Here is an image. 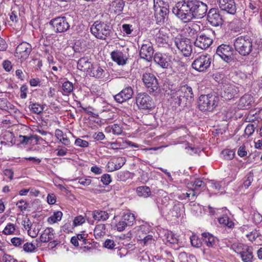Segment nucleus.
Masks as SVG:
<instances>
[{"mask_svg": "<svg viewBox=\"0 0 262 262\" xmlns=\"http://www.w3.org/2000/svg\"><path fill=\"white\" fill-rule=\"evenodd\" d=\"M174 43L179 50L184 56L190 55L192 52V47L189 39L177 36L174 39Z\"/></svg>", "mask_w": 262, "mask_h": 262, "instance_id": "obj_10", "label": "nucleus"}, {"mask_svg": "<svg viewBox=\"0 0 262 262\" xmlns=\"http://www.w3.org/2000/svg\"><path fill=\"white\" fill-rule=\"evenodd\" d=\"M29 108L32 113L39 114L43 111L44 107L38 103L30 102Z\"/></svg>", "mask_w": 262, "mask_h": 262, "instance_id": "obj_40", "label": "nucleus"}, {"mask_svg": "<svg viewBox=\"0 0 262 262\" xmlns=\"http://www.w3.org/2000/svg\"><path fill=\"white\" fill-rule=\"evenodd\" d=\"M39 230L40 228L39 225H33V228L32 229H28V233L32 237H35L38 235Z\"/></svg>", "mask_w": 262, "mask_h": 262, "instance_id": "obj_51", "label": "nucleus"}, {"mask_svg": "<svg viewBox=\"0 0 262 262\" xmlns=\"http://www.w3.org/2000/svg\"><path fill=\"white\" fill-rule=\"evenodd\" d=\"M53 229L52 228L46 229L40 236L39 239H36V242L47 243L52 238Z\"/></svg>", "mask_w": 262, "mask_h": 262, "instance_id": "obj_31", "label": "nucleus"}, {"mask_svg": "<svg viewBox=\"0 0 262 262\" xmlns=\"http://www.w3.org/2000/svg\"><path fill=\"white\" fill-rule=\"evenodd\" d=\"M82 239V234H78L76 236H73L71 239V243L75 247H77L79 245L78 240L81 241Z\"/></svg>", "mask_w": 262, "mask_h": 262, "instance_id": "obj_64", "label": "nucleus"}, {"mask_svg": "<svg viewBox=\"0 0 262 262\" xmlns=\"http://www.w3.org/2000/svg\"><path fill=\"white\" fill-rule=\"evenodd\" d=\"M220 8L223 11L233 14L236 11L234 0H217Z\"/></svg>", "mask_w": 262, "mask_h": 262, "instance_id": "obj_22", "label": "nucleus"}, {"mask_svg": "<svg viewBox=\"0 0 262 262\" xmlns=\"http://www.w3.org/2000/svg\"><path fill=\"white\" fill-rule=\"evenodd\" d=\"M203 241L208 247L215 248L218 244V239L209 233L202 234Z\"/></svg>", "mask_w": 262, "mask_h": 262, "instance_id": "obj_26", "label": "nucleus"}, {"mask_svg": "<svg viewBox=\"0 0 262 262\" xmlns=\"http://www.w3.org/2000/svg\"><path fill=\"white\" fill-rule=\"evenodd\" d=\"M15 230V226L13 224H8L4 228L3 232L6 235L12 234Z\"/></svg>", "mask_w": 262, "mask_h": 262, "instance_id": "obj_52", "label": "nucleus"}, {"mask_svg": "<svg viewBox=\"0 0 262 262\" xmlns=\"http://www.w3.org/2000/svg\"><path fill=\"white\" fill-rule=\"evenodd\" d=\"M155 38L159 46L166 44L168 41L169 30L166 28H161L154 30Z\"/></svg>", "mask_w": 262, "mask_h": 262, "instance_id": "obj_20", "label": "nucleus"}, {"mask_svg": "<svg viewBox=\"0 0 262 262\" xmlns=\"http://www.w3.org/2000/svg\"><path fill=\"white\" fill-rule=\"evenodd\" d=\"M255 125L253 124H248L245 129V134L247 135L248 137L251 136L255 130Z\"/></svg>", "mask_w": 262, "mask_h": 262, "instance_id": "obj_56", "label": "nucleus"}, {"mask_svg": "<svg viewBox=\"0 0 262 262\" xmlns=\"http://www.w3.org/2000/svg\"><path fill=\"white\" fill-rule=\"evenodd\" d=\"M190 1H183L177 3L172 9V12L184 23L193 19Z\"/></svg>", "mask_w": 262, "mask_h": 262, "instance_id": "obj_2", "label": "nucleus"}, {"mask_svg": "<svg viewBox=\"0 0 262 262\" xmlns=\"http://www.w3.org/2000/svg\"><path fill=\"white\" fill-rule=\"evenodd\" d=\"M199 27L197 24H193L191 27L186 28V33H187L189 37L192 38H197L199 36Z\"/></svg>", "mask_w": 262, "mask_h": 262, "instance_id": "obj_34", "label": "nucleus"}, {"mask_svg": "<svg viewBox=\"0 0 262 262\" xmlns=\"http://www.w3.org/2000/svg\"><path fill=\"white\" fill-rule=\"evenodd\" d=\"M49 24L52 26L56 33H62L70 28V25L67 18L64 17H57L52 19Z\"/></svg>", "mask_w": 262, "mask_h": 262, "instance_id": "obj_13", "label": "nucleus"}, {"mask_svg": "<svg viewBox=\"0 0 262 262\" xmlns=\"http://www.w3.org/2000/svg\"><path fill=\"white\" fill-rule=\"evenodd\" d=\"M37 247H38L37 243L35 245L32 243H26L23 246V249L26 252H32L37 249Z\"/></svg>", "mask_w": 262, "mask_h": 262, "instance_id": "obj_45", "label": "nucleus"}, {"mask_svg": "<svg viewBox=\"0 0 262 262\" xmlns=\"http://www.w3.org/2000/svg\"><path fill=\"white\" fill-rule=\"evenodd\" d=\"M167 239L168 242L173 244L177 243L178 241L177 236L172 232L168 234Z\"/></svg>", "mask_w": 262, "mask_h": 262, "instance_id": "obj_61", "label": "nucleus"}, {"mask_svg": "<svg viewBox=\"0 0 262 262\" xmlns=\"http://www.w3.org/2000/svg\"><path fill=\"white\" fill-rule=\"evenodd\" d=\"M144 227H141L140 230L138 231V234L140 243L144 246H147L151 243L153 241L152 236L151 235H146L143 232Z\"/></svg>", "mask_w": 262, "mask_h": 262, "instance_id": "obj_29", "label": "nucleus"}, {"mask_svg": "<svg viewBox=\"0 0 262 262\" xmlns=\"http://www.w3.org/2000/svg\"><path fill=\"white\" fill-rule=\"evenodd\" d=\"M223 89L222 97L225 100H231L235 98L239 91V87L232 83H225Z\"/></svg>", "mask_w": 262, "mask_h": 262, "instance_id": "obj_16", "label": "nucleus"}, {"mask_svg": "<svg viewBox=\"0 0 262 262\" xmlns=\"http://www.w3.org/2000/svg\"><path fill=\"white\" fill-rule=\"evenodd\" d=\"M136 192L139 196L143 198H147L151 194V191L149 187L146 186H142L137 187Z\"/></svg>", "mask_w": 262, "mask_h": 262, "instance_id": "obj_36", "label": "nucleus"}, {"mask_svg": "<svg viewBox=\"0 0 262 262\" xmlns=\"http://www.w3.org/2000/svg\"><path fill=\"white\" fill-rule=\"evenodd\" d=\"M168 7H162L161 8L154 9L155 16L159 21L161 22L164 21L165 16L169 12Z\"/></svg>", "mask_w": 262, "mask_h": 262, "instance_id": "obj_32", "label": "nucleus"}, {"mask_svg": "<svg viewBox=\"0 0 262 262\" xmlns=\"http://www.w3.org/2000/svg\"><path fill=\"white\" fill-rule=\"evenodd\" d=\"M62 216V213L61 211H56L48 218V222L51 223H55L61 220Z\"/></svg>", "mask_w": 262, "mask_h": 262, "instance_id": "obj_42", "label": "nucleus"}, {"mask_svg": "<svg viewBox=\"0 0 262 262\" xmlns=\"http://www.w3.org/2000/svg\"><path fill=\"white\" fill-rule=\"evenodd\" d=\"M232 249L240 255L243 262H253V255L252 248L241 243H234Z\"/></svg>", "mask_w": 262, "mask_h": 262, "instance_id": "obj_6", "label": "nucleus"}, {"mask_svg": "<svg viewBox=\"0 0 262 262\" xmlns=\"http://www.w3.org/2000/svg\"><path fill=\"white\" fill-rule=\"evenodd\" d=\"M222 155L224 159L227 160H231L234 156V151L229 149H226L222 151Z\"/></svg>", "mask_w": 262, "mask_h": 262, "instance_id": "obj_47", "label": "nucleus"}, {"mask_svg": "<svg viewBox=\"0 0 262 262\" xmlns=\"http://www.w3.org/2000/svg\"><path fill=\"white\" fill-rule=\"evenodd\" d=\"M15 143L14 134L9 131L4 132L1 137V143L2 144L12 146Z\"/></svg>", "mask_w": 262, "mask_h": 262, "instance_id": "obj_27", "label": "nucleus"}, {"mask_svg": "<svg viewBox=\"0 0 262 262\" xmlns=\"http://www.w3.org/2000/svg\"><path fill=\"white\" fill-rule=\"evenodd\" d=\"M191 12L193 19L203 18L207 11V6L206 4L199 1H190Z\"/></svg>", "mask_w": 262, "mask_h": 262, "instance_id": "obj_12", "label": "nucleus"}, {"mask_svg": "<svg viewBox=\"0 0 262 262\" xmlns=\"http://www.w3.org/2000/svg\"><path fill=\"white\" fill-rule=\"evenodd\" d=\"M125 99H130L134 94V91L131 86H128L121 91Z\"/></svg>", "mask_w": 262, "mask_h": 262, "instance_id": "obj_46", "label": "nucleus"}, {"mask_svg": "<svg viewBox=\"0 0 262 262\" xmlns=\"http://www.w3.org/2000/svg\"><path fill=\"white\" fill-rule=\"evenodd\" d=\"M142 81L150 93L156 92L159 89L158 79L152 73L147 72L144 73L142 75Z\"/></svg>", "mask_w": 262, "mask_h": 262, "instance_id": "obj_9", "label": "nucleus"}, {"mask_svg": "<svg viewBox=\"0 0 262 262\" xmlns=\"http://www.w3.org/2000/svg\"><path fill=\"white\" fill-rule=\"evenodd\" d=\"M32 50V46L30 43L23 42L16 47L15 56L23 61L28 58Z\"/></svg>", "mask_w": 262, "mask_h": 262, "instance_id": "obj_17", "label": "nucleus"}, {"mask_svg": "<svg viewBox=\"0 0 262 262\" xmlns=\"http://www.w3.org/2000/svg\"><path fill=\"white\" fill-rule=\"evenodd\" d=\"M253 102V98L251 95L245 94L240 98L238 106L242 110L249 109Z\"/></svg>", "mask_w": 262, "mask_h": 262, "instance_id": "obj_25", "label": "nucleus"}, {"mask_svg": "<svg viewBox=\"0 0 262 262\" xmlns=\"http://www.w3.org/2000/svg\"><path fill=\"white\" fill-rule=\"evenodd\" d=\"M116 164V166L118 169H120L125 163L126 159L124 157H119L113 159Z\"/></svg>", "mask_w": 262, "mask_h": 262, "instance_id": "obj_53", "label": "nucleus"}, {"mask_svg": "<svg viewBox=\"0 0 262 262\" xmlns=\"http://www.w3.org/2000/svg\"><path fill=\"white\" fill-rule=\"evenodd\" d=\"M55 136L60 141L65 145H68L70 144V140L67 137L66 135L63 134L62 131L59 129L55 130Z\"/></svg>", "mask_w": 262, "mask_h": 262, "instance_id": "obj_37", "label": "nucleus"}, {"mask_svg": "<svg viewBox=\"0 0 262 262\" xmlns=\"http://www.w3.org/2000/svg\"><path fill=\"white\" fill-rule=\"evenodd\" d=\"M15 205L21 211H26L29 206V203L24 200H20L15 203Z\"/></svg>", "mask_w": 262, "mask_h": 262, "instance_id": "obj_49", "label": "nucleus"}, {"mask_svg": "<svg viewBox=\"0 0 262 262\" xmlns=\"http://www.w3.org/2000/svg\"><path fill=\"white\" fill-rule=\"evenodd\" d=\"M114 99L117 102L120 103H122L128 100V99H125L124 96L121 91L114 96Z\"/></svg>", "mask_w": 262, "mask_h": 262, "instance_id": "obj_60", "label": "nucleus"}, {"mask_svg": "<svg viewBox=\"0 0 262 262\" xmlns=\"http://www.w3.org/2000/svg\"><path fill=\"white\" fill-rule=\"evenodd\" d=\"M185 149L187 150V152L189 155H193L198 152V149L193 146H190L188 143L185 144Z\"/></svg>", "mask_w": 262, "mask_h": 262, "instance_id": "obj_59", "label": "nucleus"}, {"mask_svg": "<svg viewBox=\"0 0 262 262\" xmlns=\"http://www.w3.org/2000/svg\"><path fill=\"white\" fill-rule=\"evenodd\" d=\"M128 226L123 220H121L118 223L116 224L115 226V229L117 230L118 231H123L125 227Z\"/></svg>", "mask_w": 262, "mask_h": 262, "instance_id": "obj_62", "label": "nucleus"}, {"mask_svg": "<svg viewBox=\"0 0 262 262\" xmlns=\"http://www.w3.org/2000/svg\"><path fill=\"white\" fill-rule=\"evenodd\" d=\"M11 242L13 245L15 247H18L24 243L25 240L24 238L15 237L11 239Z\"/></svg>", "mask_w": 262, "mask_h": 262, "instance_id": "obj_58", "label": "nucleus"}, {"mask_svg": "<svg viewBox=\"0 0 262 262\" xmlns=\"http://www.w3.org/2000/svg\"><path fill=\"white\" fill-rule=\"evenodd\" d=\"M172 208L170 209V214L176 217H178L183 211V204L180 202H173L171 200Z\"/></svg>", "mask_w": 262, "mask_h": 262, "instance_id": "obj_28", "label": "nucleus"}, {"mask_svg": "<svg viewBox=\"0 0 262 262\" xmlns=\"http://www.w3.org/2000/svg\"><path fill=\"white\" fill-rule=\"evenodd\" d=\"M191 245L195 248H200L201 247L202 242L201 239L196 235H192L190 238Z\"/></svg>", "mask_w": 262, "mask_h": 262, "instance_id": "obj_44", "label": "nucleus"}, {"mask_svg": "<svg viewBox=\"0 0 262 262\" xmlns=\"http://www.w3.org/2000/svg\"><path fill=\"white\" fill-rule=\"evenodd\" d=\"M154 61L163 69H168L171 62V56L167 54L157 52L154 56Z\"/></svg>", "mask_w": 262, "mask_h": 262, "instance_id": "obj_19", "label": "nucleus"}, {"mask_svg": "<svg viewBox=\"0 0 262 262\" xmlns=\"http://www.w3.org/2000/svg\"><path fill=\"white\" fill-rule=\"evenodd\" d=\"M234 50L229 45L222 44L219 46L216 53L221 58L227 62L231 61L233 59Z\"/></svg>", "mask_w": 262, "mask_h": 262, "instance_id": "obj_14", "label": "nucleus"}, {"mask_svg": "<svg viewBox=\"0 0 262 262\" xmlns=\"http://www.w3.org/2000/svg\"><path fill=\"white\" fill-rule=\"evenodd\" d=\"M73 90V83L69 81L63 83L61 90L60 91L64 95H68Z\"/></svg>", "mask_w": 262, "mask_h": 262, "instance_id": "obj_38", "label": "nucleus"}, {"mask_svg": "<svg viewBox=\"0 0 262 262\" xmlns=\"http://www.w3.org/2000/svg\"><path fill=\"white\" fill-rule=\"evenodd\" d=\"M122 220L126 223L128 226H132L135 222V216L134 214L127 213L122 216Z\"/></svg>", "mask_w": 262, "mask_h": 262, "instance_id": "obj_41", "label": "nucleus"}, {"mask_svg": "<svg viewBox=\"0 0 262 262\" xmlns=\"http://www.w3.org/2000/svg\"><path fill=\"white\" fill-rule=\"evenodd\" d=\"M213 39L208 33L200 32L194 42V45L202 50H206L211 45Z\"/></svg>", "mask_w": 262, "mask_h": 262, "instance_id": "obj_15", "label": "nucleus"}, {"mask_svg": "<svg viewBox=\"0 0 262 262\" xmlns=\"http://www.w3.org/2000/svg\"><path fill=\"white\" fill-rule=\"evenodd\" d=\"M233 45L235 51L243 56L249 55L252 50V40L248 36L237 37L234 39Z\"/></svg>", "mask_w": 262, "mask_h": 262, "instance_id": "obj_4", "label": "nucleus"}, {"mask_svg": "<svg viewBox=\"0 0 262 262\" xmlns=\"http://www.w3.org/2000/svg\"><path fill=\"white\" fill-rule=\"evenodd\" d=\"M83 60L85 61H90L91 56L93 55V47L94 46L93 42L89 40L84 41L83 45Z\"/></svg>", "mask_w": 262, "mask_h": 262, "instance_id": "obj_24", "label": "nucleus"}, {"mask_svg": "<svg viewBox=\"0 0 262 262\" xmlns=\"http://www.w3.org/2000/svg\"><path fill=\"white\" fill-rule=\"evenodd\" d=\"M124 3L122 0H115L111 4V7L115 13H120L122 11Z\"/></svg>", "mask_w": 262, "mask_h": 262, "instance_id": "obj_35", "label": "nucleus"}, {"mask_svg": "<svg viewBox=\"0 0 262 262\" xmlns=\"http://www.w3.org/2000/svg\"><path fill=\"white\" fill-rule=\"evenodd\" d=\"M101 181L105 185H108L112 182V177L109 174H104L101 177Z\"/></svg>", "mask_w": 262, "mask_h": 262, "instance_id": "obj_57", "label": "nucleus"}, {"mask_svg": "<svg viewBox=\"0 0 262 262\" xmlns=\"http://www.w3.org/2000/svg\"><path fill=\"white\" fill-rule=\"evenodd\" d=\"M162 7H168V5L163 0H154V9L161 8Z\"/></svg>", "mask_w": 262, "mask_h": 262, "instance_id": "obj_55", "label": "nucleus"}, {"mask_svg": "<svg viewBox=\"0 0 262 262\" xmlns=\"http://www.w3.org/2000/svg\"><path fill=\"white\" fill-rule=\"evenodd\" d=\"M20 143L22 144L28 145L33 144L34 142L32 141L31 135L30 136H23L19 135V136Z\"/></svg>", "mask_w": 262, "mask_h": 262, "instance_id": "obj_48", "label": "nucleus"}, {"mask_svg": "<svg viewBox=\"0 0 262 262\" xmlns=\"http://www.w3.org/2000/svg\"><path fill=\"white\" fill-rule=\"evenodd\" d=\"M93 218L98 221H104L109 217V215L105 211L96 210L92 213Z\"/></svg>", "mask_w": 262, "mask_h": 262, "instance_id": "obj_33", "label": "nucleus"}, {"mask_svg": "<svg viewBox=\"0 0 262 262\" xmlns=\"http://www.w3.org/2000/svg\"><path fill=\"white\" fill-rule=\"evenodd\" d=\"M211 61V58L209 55L202 54L195 58L192 63L191 67L199 72H204L210 67Z\"/></svg>", "mask_w": 262, "mask_h": 262, "instance_id": "obj_8", "label": "nucleus"}, {"mask_svg": "<svg viewBox=\"0 0 262 262\" xmlns=\"http://www.w3.org/2000/svg\"><path fill=\"white\" fill-rule=\"evenodd\" d=\"M207 20L213 26L217 27L222 24V18L215 9H211L207 14Z\"/></svg>", "mask_w": 262, "mask_h": 262, "instance_id": "obj_21", "label": "nucleus"}, {"mask_svg": "<svg viewBox=\"0 0 262 262\" xmlns=\"http://www.w3.org/2000/svg\"><path fill=\"white\" fill-rule=\"evenodd\" d=\"M28 92V86L26 84L22 85L20 88V98L22 99H26L27 97Z\"/></svg>", "mask_w": 262, "mask_h": 262, "instance_id": "obj_54", "label": "nucleus"}, {"mask_svg": "<svg viewBox=\"0 0 262 262\" xmlns=\"http://www.w3.org/2000/svg\"><path fill=\"white\" fill-rule=\"evenodd\" d=\"M193 186H194L193 190L195 191L199 188L204 186V183L201 180L198 179H196L194 182Z\"/></svg>", "mask_w": 262, "mask_h": 262, "instance_id": "obj_63", "label": "nucleus"}, {"mask_svg": "<svg viewBox=\"0 0 262 262\" xmlns=\"http://www.w3.org/2000/svg\"><path fill=\"white\" fill-rule=\"evenodd\" d=\"M170 102L175 106L185 105L186 102L193 100V93L192 88L187 85L181 86L178 90L172 91L170 94Z\"/></svg>", "mask_w": 262, "mask_h": 262, "instance_id": "obj_1", "label": "nucleus"}, {"mask_svg": "<svg viewBox=\"0 0 262 262\" xmlns=\"http://www.w3.org/2000/svg\"><path fill=\"white\" fill-rule=\"evenodd\" d=\"M139 54L141 58L147 61H151L154 54L152 43L148 40H144L141 45Z\"/></svg>", "mask_w": 262, "mask_h": 262, "instance_id": "obj_18", "label": "nucleus"}, {"mask_svg": "<svg viewBox=\"0 0 262 262\" xmlns=\"http://www.w3.org/2000/svg\"><path fill=\"white\" fill-rule=\"evenodd\" d=\"M105 226L104 224L97 225L94 230V234L96 238H100L105 234Z\"/></svg>", "mask_w": 262, "mask_h": 262, "instance_id": "obj_39", "label": "nucleus"}, {"mask_svg": "<svg viewBox=\"0 0 262 262\" xmlns=\"http://www.w3.org/2000/svg\"><path fill=\"white\" fill-rule=\"evenodd\" d=\"M83 71L86 75L94 77L97 78H103L104 80L109 79V73L97 64H93L91 61H85L83 64Z\"/></svg>", "mask_w": 262, "mask_h": 262, "instance_id": "obj_5", "label": "nucleus"}, {"mask_svg": "<svg viewBox=\"0 0 262 262\" xmlns=\"http://www.w3.org/2000/svg\"><path fill=\"white\" fill-rule=\"evenodd\" d=\"M220 97L215 94L202 95L198 101V107L202 112L212 111L218 105Z\"/></svg>", "mask_w": 262, "mask_h": 262, "instance_id": "obj_3", "label": "nucleus"}, {"mask_svg": "<svg viewBox=\"0 0 262 262\" xmlns=\"http://www.w3.org/2000/svg\"><path fill=\"white\" fill-rule=\"evenodd\" d=\"M84 232L83 231V252H95L96 251L95 244L91 243V239H86L84 237L85 235Z\"/></svg>", "mask_w": 262, "mask_h": 262, "instance_id": "obj_30", "label": "nucleus"}, {"mask_svg": "<svg viewBox=\"0 0 262 262\" xmlns=\"http://www.w3.org/2000/svg\"><path fill=\"white\" fill-rule=\"evenodd\" d=\"M112 60L116 62L118 65L123 66L126 63L128 59L126 54L119 50L113 51L111 54Z\"/></svg>", "mask_w": 262, "mask_h": 262, "instance_id": "obj_23", "label": "nucleus"}, {"mask_svg": "<svg viewBox=\"0 0 262 262\" xmlns=\"http://www.w3.org/2000/svg\"><path fill=\"white\" fill-rule=\"evenodd\" d=\"M245 179L243 186L246 189H247L251 185V183L253 181V174L251 172L249 173L246 176Z\"/></svg>", "mask_w": 262, "mask_h": 262, "instance_id": "obj_50", "label": "nucleus"}, {"mask_svg": "<svg viewBox=\"0 0 262 262\" xmlns=\"http://www.w3.org/2000/svg\"><path fill=\"white\" fill-rule=\"evenodd\" d=\"M111 28L109 25L104 22L96 21L91 26L90 30L91 33L97 38L104 39L106 37L110 35Z\"/></svg>", "mask_w": 262, "mask_h": 262, "instance_id": "obj_7", "label": "nucleus"}, {"mask_svg": "<svg viewBox=\"0 0 262 262\" xmlns=\"http://www.w3.org/2000/svg\"><path fill=\"white\" fill-rule=\"evenodd\" d=\"M136 104L139 108L142 110H151L154 107L152 98L146 93H140L136 97Z\"/></svg>", "mask_w": 262, "mask_h": 262, "instance_id": "obj_11", "label": "nucleus"}, {"mask_svg": "<svg viewBox=\"0 0 262 262\" xmlns=\"http://www.w3.org/2000/svg\"><path fill=\"white\" fill-rule=\"evenodd\" d=\"M219 222L220 224H223L229 228H232L234 226L233 222L227 216L219 218Z\"/></svg>", "mask_w": 262, "mask_h": 262, "instance_id": "obj_43", "label": "nucleus"}]
</instances>
